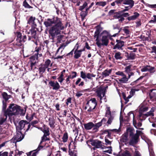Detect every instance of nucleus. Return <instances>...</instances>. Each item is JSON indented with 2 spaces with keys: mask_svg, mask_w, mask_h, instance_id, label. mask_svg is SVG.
<instances>
[{
  "mask_svg": "<svg viewBox=\"0 0 156 156\" xmlns=\"http://www.w3.org/2000/svg\"><path fill=\"white\" fill-rule=\"evenodd\" d=\"M150 133L152 134H154L156 136V130L155 129H151L150 130Z\"/></svg>",
  "mask_w": 156,
  "mask_h": 156,
  "instance_id": "nucleus-59",
  "label": "nucleus"
},
{
  "mask_svg": "<svg viewBox=\"0 0 156 156\" xmlns=\"http://www.w3.org/2000/svg\"><path fill=\"white\" fill-rule=\"evenodd\" d=\"M136 27H140L141 25V21L140 20H137L136 22Z\"/></svg>",
  "mask_w": 156,
  "mask_h": 156,
  "instance_id": "nucleus-50",
  "label": "nucleus"
},
{
  "mask_svg": "<svg viewBox=\"0 0 156 156\" xmlns=\"http://www.w3.org/2000/svg\"><path fill=\"white\" fill-rule=\"evenodd\" d=\"M94 124L92 122H89L84 124L85 129L87 130H90L92 128H94Z\"/></svg>",
  "mask_w": 156,
  "mask_h": 156,
  "instance_id": "nucleus-19",
  "label": "nucleus"
},
{
  "mask_svg": "<svg viewBox=\"0 0 156 156\" xmlns=\"http://www.w3.org/2000/svg\"><path fill=\"white\" fill-rule=\"evenodd\" d=\"M147 117V116L146 114H143V113L139 114V119L140 120H144Z\"/></svg>",
  "mask_w": 156,
  "mask_h": 156,
  "instance_id": "nucleus-37",
  "label": "nucleus"
},
{
  "mask_svg": "<svg viewBox=\"0 0 156 156\" xmlns=\"http://www.w3.org/2000/svg\"><path fill=\"white\" fill-rule=\"evenodd\" d=\"M51 61L49 59H47L45 62L44 64V65L47 68L50 64H51L50 66H52V64H51Z\"/></svg>",
  "mask_w": 156,
  "mask_h": 156,
  "instance_id": "nucleus-39",
  "label": "nucleus"
},
{
  "mask_svg": "<svg viewBox=\"0 0 156 156\" xmlns=\"http://www.w3.org/2000/svg\"><path fill=\"white\" fill-rule=\"evenodd\" d=\"M105 144L106 145H110L111 144V141L107 139H105Z\"/></svg>",
  "mask_w": 156,
  "mask_h": 156,
  "instance_id": "nucleus-56",
  "label": "nucleus"
},
{
  "mask_svg": "<svg viewBox=\"0 0 156 156\" xmlns=\"http://www.w3.org/2000/svg\"><path fill=\"white\" fill-rule=\"evenodd\" d=\"M112 71L111 69L105 70L102 73L103 76L105 77L108 76L111 73Z\"/></svg>",
  "mask_w": 156,
  "mask_h": 156,
  "instance_id": "nucleus-32",
  "label": "nucleus"
},
{
  "mask_svg": "<svg viewBox=\"0 0 156 156\" xmlns=\"http://www.w3.org/2000/svg\"><path fill=\"white\" fill-rule=\"evenodd\" d=\"M26 111L23 109H22L20 108V107L14 104H10L9 106V108H8L6 111L5 112V115L6 118L5 119L1 118L0 119H2L5 120V121L3 123L5 122L7 117V115L11 116L12 115H18L20 114V115H23L25 114Z\"/></svg>",
  "mask_w": 156,
  "mask_h": 156,
  "instance_id": "nucleus-1",
  "label": "nucleus"
},
{
  "mask_svg": "<svg viewBox=\"0 0 156 156\" xmlns=\"http://www.w3.org/2000/svg\"><path fill=\"white\" fill-rule=\"evenodd\" d=\"M41 48H36L35 51L36 53H35V55L37 56V58L38 57V56L40 57L42 56V53L41 52Z\"/></svg>",
  "mask_w": 156,
  "mask_h": 156,
  "instance_id": "nucleus-26",
  "label": "nucleus"
},
{
  "mask_svg": "<svg viewBox=\"0 0 156 156\" xmlns=\"http://www.w3.org/2000/svg\"><path fill=\"white\" fill-rule=\"evenodd\" d=\"M108 118V120L107 122V123L108 124H110L112 122V121L113 120L114 118V115H111L109 117H107Z\"/></svg>",
  "mask_w": 156,
  "mask_h": 156,
  "instance_id": "nucleus-38",
  "label": "nucleus"
},
{
  "mask_svg": "<svg viewBox=\"0 0 156 156\" xmlns=\"http://www.w3.org/2000/svg\"><path fill=\"white\" fill-rule=\"evenodd\" d=\"M107 4V2L101 1L97 2L96 3V5L99 6H101L103 7L105 6Z\"/></svg>",
  "mask_w": 156,
  "mask_h": 156,
  "instance_id": "nucleus-33",
  "label": "nucleus"
},
{
  "mask_svg": "<svg viewBox=\"0 0 156 156\" xmlns=\"http://www.w3.org/2000/svg\"><path fill=\"white\" fill-rule=\"evenodd\" d=\"M102 124L101 122H99L95 124H94V128H93V130L94 132H97L99 128L101 126Z\"/></svg>",
  "mask_w": 156,
  "mask_h": 156,
  "instance_id": "nucleus-24",
  "label": "nucleus"
},
{
  "mask_svg": "<svg viewBox=\"0 0 156 156\" xmlns=\"http://www.w3.org/2000/svg\"><path fill=\"white\" fill-rule=\"evenodd\" d=\"M91 145L94 146L95 147L93 148L94 150H95V148H101L103 149V146L101 144V141L97 140H94L91 142Z\"/></svg>",
  "mask_w": 156,
  "mask_h": 156,
  "instance_id": "nucleus-12",
  "label": "nucleus"
},
{
  "mask_svg": "<svg viewBox=\"0 0 156 156\" xmlns=\"http://www.w3.org/2000/svg\"><path fill=\"white\" fill-rule=\"evenodd\" d=\"M47 68L44 66L43 65L39 68V71L40 73H44Z\"/></svg>",
  "mask_w": 156,
  "mask_h": 156,
  "instance_id": "nucleus-42",
  "label": "nucleus"
},
{
  "mask_svg": "<svg viewBox=\"0 0 156 156\" xmlns=\"http://www.w3.org/2000/svg\"><path fill=\"white\" fill-rule=\"evenodd\" d=\"M128 139V133H126L123 135L121 138V141L123 142H126Z\"/></svg>",
  "mask_w": 156,
  "mask_h": 156,
  "instance_id": "nucleus-25",
  "label": "nucleus"
},
{
  "mask_svg": "<svg viewBox=\"0 0 156 156\" xmlns=\"http://www.w3.org/2000/svg\"><path fill=\"white\" fill-rule=\"evenodd\" d=\"M156 109V108L154 107L152 108L149 112L146 114L147 116V117L148 116H154V114L153 113V112H154Z\"/></svg>",
  "mask_w": 156,
  "mask_h": 156,
  "instance_id": "nucleus-29",
  "label": "nucleus"
},
{
  "mask_svg": "<svg viewBox=\"0 0 156 156\" xmlns=\"http://www.w3.org/2000/svg\"><path fill=\"white\" fill-rule=\"evenodd\" d=\"M133 156H140L139 151L136 150Z\"/></svg>",
  "mask_w": 156,
  "mask_h": 156,
  "instance_id": "nucleus-64",
  "label": "nucleus"
},
{
  "mask_svg": "<svg viewBox=\"0 0 156 156\" xmlns=\"http://www.w3.org/2000/svg\"><path fill=\"white\" fill-rule=\"evenodd\" d=\"M132 65H130L128 66H127L125 68V72L127 73H128L131 71V68Z\"/></svg>",
  "mask_w": 156,
  "mask_h": 156,
  "instance_id": "nucleus-41",
  "label": "nucleus"
},
{
  "mask_svg": "<svg viewBox=\"0 0 156 156\" xmlns=\"http://www.w3.org/2000/svg\"><path fill=\"white\" fill-rule=\"evenodd\" d=\"M115 74L121 77H119V78L118 79V81L120 83H126L129 80L128 78L122 72L119 71L116 72Z\"/></svg>",
  "mask_w": 156,
  "mask_h": 156,
  "instance_id": "nucleus-5",
  "label": "nucleus"
},
{
  "mask_svg": "<svg viewBox=\"0 0 156 156\" xmlns=\"http://www.w3.org/2000/svg\"><path fill=\"white\" fill-rule=\"evenodd\" d=\"M128 115L129 119H130L131 118H133V124L134 126L137 129H139L142 130L144 129L143 128H139L140 126H141L142 123L140 122H138V123H137L134 117V115L132 112H130L128 113Z\"/></svg>",
  "mask_w": 156,
  "mask_h": 156,
  "instance_id": "nucleus-9",
  "label": "nucleus"
},
{
  "mask_svg": "<svg viewBox=\"0 0 156 156\" xmlns=\"http://www.w3.org/2000/svg\"><path fill=\"white\" fill-rule=\"evenodd\" d=\"M152 51L151 53H154L156 54V46H154L151 47Z\"/></svg>",
  "mask_w": 156,
  "mask_h": 156,
  "instance_id": "nucleus-55",
  "label": "nucleus"
},
{
  "mask_svg": "<svg viewBox=\"0 0 156 156\" xmlns=\"http://www.w3.org/2000/svg\"><path fill=\"white\" fill-rule=\"evenodd\" d=\"M87 5V3L86 2H84L83 5L80 7L79 10L81 11Z\"/></svg>",
  "mask_w": 156,
  "mask_h": 156,
  "instance_id": "nucleus-47",
  "label": "nucleus"
},
{
  "mask_svg": "<svg viewBox=\"0 0 156 156\" xmlns=\"http://www.w3.org/2000/svg\"><path fill=\"white\" fill-rule=\"evenodd\" d=\"M48 136L45 135H43V136L41 137V140L39 145H40L43 142L49 140V138L47 137Z\"/></svg>",
  "mask_w": 156,
  "mask_h": 156,
  "instance_id": "nucleus-34",
  "label": "nucleus"
},
{
  "mask_svg": "<svg viewBox=\"0 0 156 156\" xmlns=\"http://www.w3.org/2000/svg\"><path fill=\"white\" fill-rule=\"evenodd\" d=\"M116 41L117 42V44L114 46V49L116 48L118 49H121L122 47L124 46V42L120 40H117Z\"/></svg>",
  "mask_w": 156,
  "mask_h": 156,
  "instance_id": "nucleus-17",
  "label": "nucleus"
},
{
  "mask_svg": "<svg viewBox=\"0 0 156 156\" xmlns=\"http://www.w3.org/2000/svg\"><path fill=\"white\" fill-rule=\"evenodd\" d=\"M2 95L3 96V98L5 100V101H7L10 98V96L8 95L5 92H3L2 93Z\"/></svg>",
  "mask_w": 156,
  "mask_h": 156,
  "instance_id": "nucleus-40",
  "label": "nucleus"
},
{
  "mask_svg": "<svg viewBox=\"0 0 156 156\" xmlns=\"http://www.w3.org/2000/svg\"><path fill=\"white\" fill-rule=\"evenodd\" d=\"M123 32L126 34L128 35L129 34L130 31L129 30L126 29V28H124L123 29Z\"/></svg>",
  "mask_w": 156,
  "mask_h": 156,
  "instance_id": "nucleus-58",
  "label": "nucleus"
},
{
  "mask_svg": "<svg viewBox=\"0 0 156 156\" xmlns=\"http://www.w3.org/2000/svg\"><path fill=\"white\" fill-rule=\"evenodd\" d=\"M96 30L95 32L94 35V38L96 39L99 37L100 32L103 29V28L101 27L100 25H98L96 27Z\"/></svg>",
  "mask_w": 156,
  "mask_h": 156,
  "instance_id": "nucleus-16",
  "label": "nucleus"
},
{
  "mask_svg": "<svg viewBox=\"0 0 156 156\" xmlns=\"http://www.w3.org/2000/svg\"><path fill=\"white\" fill-rule=\"evenodd\" d=\"M57 20L59 21L61 20L60 18L57 17H54L52 19H48L44 22V24L47 27L51 26L54 23L55 24H56V22H57Z\"/></svg>",
  "mask_w": 156,
  "mask_h": 156,
  "instance_id": "nucleus-7",
  "label": "nucleus"
},
{
  "mask_svg": "<svg viewBox=\"0 0 156 156\" xmlns=\"http://www.w3.org/2000/svg\"><path fill=\"white\" fill-rule=\"evenodd\" d=\"M96 93L98 96L100 98V100L101 101L102 98H104L105 95L104 90L102 88H99L97 90Z\"/></svg>",
  "mask_w": 156,
  "mask_h": 156,
  "instance_id": "nucleus-15",
  "label": "nucleus"
},
{
  "mask_svg": "<svg viewBox=\"0 0 156 156\" xmlns=\"http://www.w3.org/2000/svg\"><path fill=\"white\" fill-rule=\"evenodd\" d=\"M27 37L25 35L23 36L22 37H21L20 40L19 42L22 44V43L24 42L26 40Z\"/></svg>",
  "mask_w": 156,
  "mask_h": 156,
  "instance_id": "nucleus-46",
  "label": "nucleus"
},
{
  "mask_svg": "<svg viewBox=\"0 0 156 156\" xmlns=\"http://www.w3.org/2000/svg\"><path fill=\"white\" fill-rule=\"evenodd\" d=\"M133 130L132 129L130 130V136H131V138L129 141V144L131 145H133L136 144L138 141L139 136L141 135V137L143 138V133L140 131L136 130V133L133 134Z\"/></svg>",
  "mask_w": 156,
  "mask_h": 156,
  "instance_id": "nucleus-4",
  "label": "nucleus"
},
{
  "mask_svg": "<svg viewBox=\"0 0 156 156\" xmlns=\"http://www.w3.org/2000/svg\"><path fill=\"white\" fill-rule=\"evenodd\" d=\"M96 76L95 75L88 73L86 74L85 72L82 71L80 72V77L83 79L85 81L87 80V78L89 79H91L92 77H94Z\"/></svg>",
  "mask_w": 156,
  "mask_h": 156,
  "instance_id": "nucleus-10",
  "label": "nucleus"
},
{
  "mask_svg": "<svg viewBox=\"0 0 156 156\" xmlns=\"http://www.w3.org/2000/svg\"><path fill=\"white\" fill-rule=\"evenodd\" d=\"M140 16V14L136 12L133 13V15L132 16H129L127 18L129 21L134 20L136 19Z\"/></svg>",
  "mask_w": 156,
  "mask_h": 156,
  "instance_id": "nucleus-20",
  "label": "nucleus"
},
{
  "mask_svg": "<svg viewBox=\"0 0 156 156\" xmlns=\"http://www.w3.org/2000/svg\"><path fill=\"white\" fill-rule=\"evenodd\" d=\"M110 130L112 132H114L117 133H118L120 131V130L119 129H119H114Z\"/></svg>",
  "mask_w": 156,
  "mask_h": 156,
  "instance_id": "nucleus-60",
  "label": "nucleus"
},
{
  "mask_svg": "<svg viewBox=\"0 0 156 156\" xmlns=\"http://www.w3.org/2000/svg\"><path fill=\"white\" fill-rule=\"evenodd\" d=\"M35 18L31 16L30 17L29 20L28 21V23L31 25L32 26H36V24L35 23Z\"/></svg>",
  "mask_w": 156,
  "mask_h": 156,
  "instance_id": "nucleus-22",
  "label": "nucleus"
},
{
  "mask_svg": "<svg viewBox=\"0 0 156 156\" xmlns=\"http://www.w3.org/2000/svg\"><path fill=\"white\" fill-rule=\"evenodd\" d=\"M73 2L74 3H76V6H79L81 3V2L79 0H73Z\"/></svg>",
  "mask_w": 156,
  "mask_h": 156,
  "instance_id": "nucleus-54",
  "label": "nucleus"
},
{
  "mask_svg": "<svg viewBox=\"0 0 156 156\" xmlns=\"http://www.w3.org/2000/svg\"><path fill=\"white\" fill-rule=\"evenodd\" d=\"M43 132L44 133V135H45L46 136H49L50 134L49 133V130L48 129H44L43 130Z\"/></svg>",
  "mask_w": 156,
  "mask_h": 156,
  "instance_id": "nucleus-49",
  "label": "nucleus"
},
{
  "mask_svg": "<svg viewBox=\"0 0 156 156\" xmlns=\"http://www.w3.org/2000/svg\"><path fill=\"white\" fill-rule=\"evenodd\" d=\"M68 136L67 133H65L62 137V141L64 142H66L67 141L68 139Z\"/></svg>",
  "mask_w": 156,
  "mask_h": 156,
  "instance_id": "nucleus-36",
  "label": "nucleus"
},
{
  "mask_svg": "<svg viewBox=\"0 0 156 156\" xmlns=\"http://www.w3.org/2000/svg\"><path fill=\"white\" fill-rule=\"evenodd\" d=\"M101 42L99 37L96 38V44L98 47L101 48L102 46H107L108 43L109 39L112 36L109 33L105 30L103 31L101 34Z\"/></svg>",
  "mask_w": 156,
  "mask_h": 156,
  "instance_id": "nucleus-3",
  "label": "nucleus"
},
{
  "mask_svg": "<svg viewBox=\"0 0 156 156\" xmlns=\"http://www.w3.org/2000/svg\"><path fill=\"white\" fill-rule=\"evenodd\" d=\"M43 146L39 145V146L37 149L34 151L33 152L32 156H36V154H37L38 151L43 148Z\"/></svg>",
  "mask_w": 156,
  "mask_h": 156,
  "instance_id": "nucleus-27",
  "label": "nucleus"
},
{
  "mask_svg": "<svg viewBox=\"0 0 156 156\" xmlns=\"http://www.w3.org/2000/svg\"><path fill=\"white\" fill-rule=\"evenodd\" d=\"M23 5L24 6L28 8H31V7L25 1L23 2Z\"/></svg>",
  "mask_w": 156,
  "mask_h": 156,
  "instance_id": "nucleus-53",
  "label": "nucleus"
},
{
  "mask_svg": "<svg viewBox=\"0 0 156 156\" xmlns=\"http://www.w3.org/2000/svg\"><path fill=\"white\" fill-rule=\"evenodd\" d=\"M49 124L50 127L54 128L55 127V121L52 117H50L48 119Z\"/></svg>",
  "mask_w": 156,
  "mask_h": 156,
  "instance_id": "nucleus-23",
  "label": "nucleus"
},
{
  "mask_svg": "<svg viewBox=\"0 0 156 156\" xmlns=\"http://www.w3.org/2000/svg\"><path fill=\"white\" fill-rule=\"evenodd\" d=\"M28 122L26 121H21L19 123L18 126L16 127L17 130H20L28 124Z\"/></svg>",
  "mask_w": 156,
  "mask_h": 156,
  "instance_id": "nucleus-14",
  "label": "nucleus"
},
{
  "mask_svg": "<svg viewBox=\"0 0 156 156\" xmlns=\"http://www.w3.org/2000/svg\"><path fill=\"white\" fill-rule=\"evenodd\" d=\"M15 152L16 153V155H20L23 153V152L22 151H19L18 150H16L15 151Z\"/></svg>",
  "mask_w": 156,
  "mask_h": 156,
  "instance_id": "nucleus-62",
  "label": "nucleus"
},
{
  "mask_svg": "<svg viewBox=\"0 0 156 156\" xmlns=\"http://www.w3.org/2000/svg\"><path fill=\"white\" fill-rule=\"evenodd\" d=\"M34 114H33L31 115L30 116V117L29 118H28V117H29V116H28V115H27L26 116V118L27 120H29V121H30L33 119V117H34Z\"/></svg>",
  "mask_w": 156,
  "mask_h": 156,
  "instance_id": "nucleus-51",
  "label": "nucleus"
},
{
  "mask_svg": "<svg viewBox=\"0 0 156 156\" xmlns=\"http://www.w3.org/2000/svg\"><path fill=\"white\" fill-rule=\"evenodd\" d=\"M57 79L58 80V81L60 83H62L64 80V78H61L59 77Z\"/></svg>",
  "mask_w": 156,
  "mask_h": 156,
  "instance_id": "nucleus-63",
  "label": "nucleus"
},
{
  "mask_svg": "<svg viewBox=\"0 0 156 156\" xmlns=\"http://www.w3.org/2000/svg\"><path fill=\"white\" fill-rule=\"evenodd\" d=\"M111 115H114L113 114H111L110 111V108L109 107H107L105 113V116L106 117H109Z\"/></svg>",
  "mask_w": 156,
  "mask_h": 156,
  "instance_id": "nucleus-35",
  "label": "nucleus"
},
{
  "mask_svg": "<svg viewBox=\"0 0 156 156\" xmlns=\"http://www.w3.org/2000/svg\"><path fill=\"white\" fill-rule=\"evenodd\" d=\"M118 156H131V154L129 151H126L123 152L122 155Z\"/></svg>",
  "mask_w": 156,
  "mask_h": 156,
  "instance_id": "nucleus-43",
  "label": "nucleus"
},
{
  "mask_svg": "<svg viewBox=\"0 0 156 156\" xmlns=\"http://www.w3.org/2000/svg\"><path fill=\"white\" fill-rule=\"evenodd\" d=\"M154 68L150 66H146L143 67L141 69L142 72H146L148 71L151 73H153L154 71L153 70Z\"/></svg>",
  "mask_w": 156,
  "mask_h": 156,
  "instance_id": "nucleus-18",
  "label": "nucleus"
},
{
  "mask_svg": "<svg viewBox=\"0 0 156 156\" xmlns=\"http://www.w3.org/2000/svg\"><path fill=\"white\" fill-rule=\"evenodd\" d=\"M74 54V58L76 59L79 58L81 55V53H80L79 50H75Z\"/></svg>",
  "mask_w": 156,
  "mask_h": 156,
  "instance_id": "nucleus-30",
  "label": "nucleus"
},
{
  "mask_svg": "<svg viewBox=\"0 0 156 156\" xmlns=\"http://www.w3.org/2000/svg\"><path fill=\"white\" fill-rule=\"evenodd\" d=\"M21 34L20 32L17 33V40L18 42H20V40L21 38Z\"/></svg>",
  "mask_w": 156,
  "mask_h": 156,
  "instance_id": "nucleus-52",
  "label": "nucleus"
},
{
  "mask_svg": "<svg viewBox=\"0 0 156 156\" xmlns=\"http://www.w3.org/2000/svg\"><path fill=\"white\" fill-rule=\"evenodd\" d=\"M64 26L62 21L57 20L56 24L52 26L49 29L48 32L51 39L54 40L55 37L60 34L61 30L64 29Z\"/></svg>",
  "mask_w": 156,
  "mask_h": 156,
  "instance_id": "nucleus-2",
  "label": "nucleus"
},
{
  "mask_svg": "<svg viewBox=\"0 0 156 156\" xmlns=\"http://www.w3.org/2000/svg\"><path fill=\"white\" fill-rule=\"evenodd\" d=\"M37 57L36 56L35 54L34 55L31 56L30 58L31 62L36 61V63L37 62Z\"/></svg>",
  "mask_w": 156,
  "mask_h": 156,
  "instance_id": "nucleus-44",
  "label": "nucleus"
},
{
  "mask_svg": "<svg viewBox=\"0 0 156 156\" xmlns=\"http://www.w3.org/2000/svg\"><path fill=\"white\" fill-rule=\"evenodd\" d=\"M87 104L88 108L87 111L88 112L92 111L97 105L96 99L95 98H92L87 102Z\"/></svg>",
  "mask_w": 156,
  "mask_h": 156,
  "instance_id": "nucleus-6",
  "label": "nucleus"
},
{
  "mask_svg": "<svg viewBox=\"0 0 156 156\" xmlns=\"http://www.w3.org/2000/svg\"><path fill=\"white\" fill-rule=\"evenodd\" d=\"M120 52H118L115 53L114 57L116 60H120L122 58Z\"/></svg>",
  "mask_w": 156,
  "mask_h": 156,
  "instance_id": "nucleus-31",
  "label": "nucleus"
},
{
  "mask_svg": "<svg viewBox=\"0 0 156 156\" xmlns=\"http://www.w3.org/2000/svg\"><path fill=\"white\" fill-rule=\"evenodd\" d=\"M148 109V108L147 106L141 105L139 110V114H142L143 112L147 111Z\"/></svg>",
  "mask_w": 156,
  "mask_h": 156,
  "instance_id": "nucleus-28",
  "label": "nucleus"
},
{
  "mask_svg": "<svg viewBox=\"0 0 156 156\" xmlns=\"http://www.w3.org/2000/svg\"><path fill=\"white\" fill-rule=\"evenodd\" d=\"M72 74L73 75L72 76V79L76 77L77 76V73L75 72H73Z\"/></svg>",
  "mask_w": 156,
  "mask_h": 156,
  "instance_id": "nucleus-61",
  "label": "nucleus"
},
{
  "mask_svg": "<svg viewBox=\"0 0 156 156\" xmlns=\"http://www.w3.org/2000/svg\"><path fill=\"white\" fill-rule=\"evenodd\" d=\"M111 132H112L110 129L105 130L104 131V133L106 134H108L107 136L109 137H110L111 134Z\"/></svg>",
  "mask_w": 156,
  "mask_h": 156,
  "instance_id": "nucleus-45",
  "label": "nucleus"
},
{
  "mask_svg": "<svg viewBox=\"0 0 156 156\" xmlns=\"http://www.w3.org/2000/svg\"><path fill=\"white\" fill-rule=\"evenodd\" d=\"M138 90V89H131V91H130V92H129L130 94H131V95L133 96L134 95V94L135 93V91H137Z\"/></svg>",
  "mask_w": 156,
  "mask_h": 156,
  "instance_id": "nucleus-48",
  "label": "nucleus"
},
{
  "mask_svg": "<svg viewBox=\"0 0 156 156\" xmlns=\"http://www.w3.org/2000/svg\"><path fill=\"white\" fill-rule=\"evenodd\" d=\"M140 16V14L136 12L133 13V15L132 16H129L127 18L129 21L134 20L136 19Z\"/></svg>",
  "mask_w": 156,
  "mask_h": 156,
  "instance_id": "nucleus-21",
  "label": "nucleus"
},
{
  "mask_svg": "<svg viewBox=\"0 0 156 156\" xmlns=\"http://www.w3.org/2000/svg\"><path fill=\"white\" fill-rule=\"evenodd\" d=\"M89 9H90L89 8H87L86 9V11L84 12V13H83L81 14V16H82L84 17H85V16H86L87 14V11L89 10Z\"/></svg>",
  "mask_w": 156,
  "mask_h": 156,
  "instance_id": "nucleus-57",
  "label": "nucleus"
},
{
  "mask_svg": "<svg viewBox=\"0 0 156 156\" xmlns=\"http://www.w3.org/2000/svg\"><path fill=\"white\" fill-rule=\"evenodd\" d=\"M49 86L52 87L54 90H58L60 87L59 83L57 81H50L49 82Z\"/></svg>",
  "mask_w": 156,
  "mask_h": 156,
  "instance_id": "nucleus-13",
  "label": "nucleus"
},
{
  "mask_svg": "<svg viewBox=\"0 0 156 156\" xmlns=\"http://www.w3.org/2000/svg\"><path fill=\"white\" fill-rule=\"evenodd\" d=\"M118 5L122 4L124 5H128V7L132 8L133 6L134 2L133 0H117L116 2Z\"/></svg>",
  "mask_w": 156,
  "mask_h": 156,
  "instance_id": "nucleus-8",
  "label": "nucleus"
},
{
  "mask_svg": "<svg viewBox=\"0 0 156 156\" xmlns=\"http://www.w3.org/2000/svg\"><path fill=\"white\" fill-rule=\"evenodd\" d=\"M24 135L22 134L21 132L19 130H17L16 134L14 136V143H16L17 142H20L24 138Z\"/></svg>",
  "mask_w": 156,
  "mask_h": 156,
  "instance_id": "nucleus-11",
  "label": "nucleus"
}]
</instances>
